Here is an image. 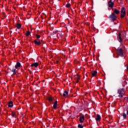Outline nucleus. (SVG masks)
Listing matches in <instances>:
<instances>
[{"mask_svg":"<svg viewBox=\"0 0 128 128\" xmlns=\"http://www.w3.org/2000/svg\"><path fill=\"white\" fill-rule=\"evenodd\" d=\"M117 54L120 56H121L122 58H124V51L122 50V48H118L116 50Z\"/></svg>","mask_w":128,"mask_h":128,"instance_id":"f257e3e1","label":"nucleus"},{"mask_svg":"<svg viewBox=\"0 0 128 128\" xmlns=\"http://www.w3.org/2000/svg\"><path fill=\"white\" fill-rule=\"evenodd\" d=\"M120 12H121L120 16H126V8H124V7H122V8Z\"/></svg>","mask_w":128,"mask_h":128,"instance_id":"f03ea898","label":"nucleus"},{"mask_svg":"<svg viewBox=\"0 0 128 128\" xmlns=\"http://www.w3.org/2000/svg\"><path fill=\"white\" fill-rule=\"evenodd\" d=\"M114 2H112V0H110V1L108 2V6L109 8H114Z\"/></svg>","mask_w":128,"mask_h":128,"instance_id":"7ed1b4c3","label":"nucleus"},{"mask_svg":"<svg viewBox=\"0 0 128 128\" xmlns=\"http://www.w3.org/2000/svg\"><path fill=\"white\" fill-rule=\"evenodd\" d=\"M47 100L50 102L53 100H54V98L52 96H49L47 97Z\"/></svg>","mask_w":128,"mask_h":128,"instance_id":"20e7f679","label":"nucleus"},{"mask_svg":"<svg viewBox=\"0 0 128 128\" xmlns=\"http://www.w3.org/2000/svg\"><path fill=\"white\" fill-rule=\"evenodd\" d=\"M79 122H80L81 124L84 123V116H82L80 117Z\"/></svg>","mask_w":128,"mask_h":128,"instance_id":"39448f33","label":"nucleus"},{"mask_svg":"<svg viewBox=\"0 0 128 128\" xmlns=\"http://www.w3.org/2000/svg\"><path fill=\"white\" fill-rule=\"evenodd\" d=\"M122 34L119 33L118 36V40L120 42H122Z\"/></svg>","mask_w":128,"mask_h":128,"instance_id":"423d86ee","label":"nucleus"},{"mask_svg":"<svg viewBox=\"0 0 128 128\" xmlns=\"http://www.w3.org/2000/svg\"><path fill=\"white\" fill-rule=\"evenodd\" d=\"M116 16H109V20L111 22H114V20H116Z\"/></svg>","mask_w":128,"mask_h":128,"instance_id":"0eeeda50","label":"nucleus"},{"mask_svg":"<svg viewBox=\"0 0 128 128\" xmlns=\"http://www.w3.org/2000/svg\"><path fill=\"white\" fill-rule=\"evenodd\" d=\"M8 108H12L14 106V102H12V101L8 102Z\"/></svg>","mask_w":128,"mask_h":128,"instance_id":"6e6552de","label":"nucleus"},{"mask_svg":"<svg viewBox=\"0 0 128 128\" xmlns=\"http://www.w3.org/2000/svg\"><path fill=\"white\" fill-rule=\"evenodd\" d=\"M31 66H34L35 68H38V62H34L31 64Z\"/></svg>","mask_w":128,"mask_h":128,"instance_id":"1a4fd4ad","label":"nucleus"},{"mask_svg":"<svg viewBox=\"0 0 128 128\" xmlns=\"http://www.w3.org/2000/svg\"><path fill=\"white\" fill-rule=\"evenodd\" d=\"M22 64L20 63V62H17L16 65L15 66V68H20Z\"/></svg>","mask_w":128,"mask_h":128,"instance_id":"9d476101","label":"nucleus"},{"mask_svg":"<svg viewBox=\"0 0 128 128\" xmlns=\"http://www.w3.org/2000/svg\"><path fill=\"white\" fill-rule=\"evenodd\" d=\"M57 106H58V101H55L54 104L53 106V108L54 110H56Z\"/></svg>","mask_w":128,"mask_h":128,"instance_id":"9b49d317","label":"nucleus"},{"mask_svg":"<svg viewBox=\"0 0 128 128\" xmlns=\"http://www.w3.org/2000/svg\"><path fill=\"white\" fill-rule=\"evenodd\" d=\"M68 94V91H64V92L62 94V96L64 98H66V96Z\"/></svg>","mask_w":128,"mask_h":128,"instance_id":"f8f14e48","label":"nucleus"},{"mask_svg":"<svg viewBox=\"0 0 128 128\" xmlns=\"http://www.w3.org/2000/svg\"><path fill=\"white\" fill-rule=\"evenodd\" d=\"M96 120L97 122H100V114H97L96 118Z\"/></svg>","mask_w":128,"mask_h":128,"instance_id":"ddd939ff","label":"nucleus"},{"mask_svg":"<svg viewBox=\"0 0 128 128\" xmlns=\"http://www.w3.org/2000/svg\"><path fill=\"white\" fill-rule=\"evenodd\" d=\"M16 28H18V30H20V28H22V24H20L18 23H17V24H16Z\"/></svg>","mask_w":128,"mask_h":128,"instance_id":"4468645a","label":"nucleus"},{"mask_svg":"<svg viewBox=\"0 0 128 128\" xmlns=\"http://www.w3.org/2000/svg\"><path fill=\"white\" fill-rule=\"evenodd\" d=\"M120 116H123L124 120L126 118V114L125 112H124L122 114H120Z\"/></svg>","mask_w":128,"mask_h":128,"instance_id":"2eb2a0df","label":"nucleus"},{"mask_svg":"<svg viewBox=\"0 0 128 128\" xmlns=\"http://www.w3.org/2000/svg\"><path fill=\"white\" fill-rule=\"evenodd\" d=\"M34 43L35 44H36V46H40V42H38L36 40H34Z\"/></svg>","mask_w":128,"mask_h":128,"instance_id":"dca6fc26","label":"nucleus"},{"mask_svg":"<svg viewBox=\"0 0 128 128\" xmlns=\"http://www.w3.org/2000/svg\"><path fill=\"white\" fill-rule=\"evenodd\" d=\"M11 72L14 73V74H16V69L12 68Z\"/></svg>","mask_w":128,"mask_h":128,"instance_id":"f3484780","label":"nucleus"},{"mask_svg":"<svg viewBox=\"0 0 128 128\" xmlns=\"http://www.w3.org/2000/svg\"><path fill=\"white\" fill-rule=\"evenodd\" d=\"M98 74V72L94 70V72H92V76H96Z\"/></svg>","mask_w":128,"mask_h":128,"instance_id":"a211bd4d","label":"nucleus"},{"mask_svg":"<svg viewBox=\"0 0 128 128\" xmlns=\"http://www.w3.org/2000/svg\"><path fill=\"white\" fill-rule=\"evenodd\" d=\"M75 80H76V84H78V81L80 80V78H78V76H76V78H75Z\"/></svg>","mask_w":128,"mask_h":128,"instance_id":"6ab92c4d","label":"nucleus"},{"mask_svg":"<svg viewBox=\"0 0 128 128\" xmlns=\"http://www.w3.org/2000/svg\"><path fill=\"white\" fill-rule=\"evenodd\" d=\"M114 12L116 14H120V11L118 10H116V9H114Z\"/></svg>","mask_w":128,"mask_h":128,"instance_id":"aec40b11","label":"nucleus"},{"mask_svg":"<svg viewBox=\"0 0 128 128\" xmlns=\"http://www.w3.org/2000/svg\"><path fill=\"white\" fill-rule=\"evenodd\" d=\"M118 94H123L124 93H122V89L118 90Z\"/></svg>","mask_w":128,"mask_h":128,"instance_id":"412c9836","label":"nucleus"},{"mask_svg":"<svg viewBox=\"0 0 128 128\" xmlns=\"http://www.w3.org/2000/svg\"><path fill=\"white\" fill-rule=\"evenodd\" d=\"M30 34V31H28L26 33V36H28Z\"/></svg>","mask_w":128,"mask_h":128,"instance_id":"4be33fe9","label":"nucleus"},{"mask_svg":"<svg viewBox=\"0 0 128 128\" xmlns=\"http://www.w3.org/2000/svg\"><path fill=\"white\" fill-rule=\"evenodd\" d=\"M66 8H70V4H67L66 5Z\"/></svg>","mask_w":128,"mask_h":128,"instance_id":"5701e85b","label":"nucleus"},{"mask_svg":"<svg viewBox=\"0 0 128 128\" xmlns=\"http://www.w3.org/2000/svg\"><path fill=\"white\" fill-rule=\"evenodd\" d=\"M78 128H84V126H82V125L80 124H78Z\"/></svg>","mask_w":128,"mask_h":128,"instance_id":"b1692460","label":"nucleus"},{"mask_svg":"<svg viewBox=\"0 0 128 128\" xmlns=\"http://www.w3.org/2000/svg\"><path fill=\"white\" fill-rule=\"evenodd\" d=\"M119 98H124V94H120L118 95Z\"/></svg>","mask_w":128,"mask_h":128,"instance_id":"393cba45","label":"nucleus"},{"mask_svg":"<svg viewBox=\"0 0 128 128\" xmlns=\"http://www.w3.org/2000/svg\"><path fill=\"white\" fill-rule=\"evenodd\" d=\"M110 16H116L114 14V13L112 14Z\"/></svg>","mask_w":128,"mask_h":128,"instance_id":"a878e982","label":"nucleus"},{"mask_svg":"<svg viewBox=\"0 0 128 128\" xmlns=\"http://www.w3.org/2000/svg\"><path fill=\"white\" fill-rule=\"evenodd\" d=\"M58 30H56V31H54L53 32H54V34H58Z\"/></svg>","mask_w":128,"mask_h":128,"instance_id":"bb28decb","label":"nucleus"},{"mask_svg":"<svg viewBox=\"0 0 128 128\" xmlns=\"http://www.w3.org/2000/svg\"><path fill=\"white\" fill-rule=\"evenodd\" d=\"M36 36L37 38H40V36L38 35V34L36 35Z\"/></svg>","mask_w":128,"mask_h":128,"instance_id":"cd10ccee","label":"nucleus"},{"mask_svg":"<svg viewBox=\"0 0 128 128\" xmlns=\"http://www.w3.org/2000/svg\"><path fill=\"white\" fill-rule=\"evenodd\" d=\"M14 116H16V114H14V112L12 113V118H14Z\"/></svg>","mask_w":128,"mask_h":128,"instance_id":"c85d7f7f","label":"nucleus"},{"mask_svg":"<svg viewBox=\"0 0 128 128\" xmlns=\"http://www.w3.org/2000/svg\"><path fill=\"white\" fill-rule=\"evenodd\" d=\"M29 72H30V74H32V72L30 70H29Z\"/></svg>","mask_w":128,"mask_h":128,"instance_id":"c756f323","label":"nucleus"},{"mask_svg":"<svg viewBox=\"0 0 128 128\" xmlns=\"http://www.w3.org/2000/svg\"><path fill=\"white\" fill-rule=\"evenodd\" d=\"M126 100L127 102H128V97H126Z\"/></svg>","mask_w":128,"mask_h":128,"instance_id":"7c9ffc66","label":"nucleus"},{"mask_svg":"<svg viewBox=\"0 0 128 128\" xmlns=\"http://www.w3.org/2000/svg\"><path fill=\"white\" fill-rule=\"evenodd\" d=\"M112 116H110V120H112Z\"/></svg>","mask_w":128,"mask_h":128,"instance_id":"2f4dec72","label":"nucleus"},{"mask_svg":"<svg viewBox=\"0 0 128 128\" xmlns=\"http://www.w3.org/2000/svg\"><path fill=\"white\" fill-rule=\"evenodd\" d=\"M22 19L24 20H26V18H22Z\"/></svg>","mask_w":128,"mask_h":128,"instance_id":"473e14b6","label":"nucleus"},{"mask_svg":"<svg viewBox=\"0 0 128 128\" xmlns=\"http://www.w3.org/2000/svg\"><path fill=\"white\" fill-rule=\"evenodd\" d=\"M56 64H58V60H56Z\"/></svg>","mask_w":128,"mask_h":128,"instance_id":"72a5a7b5","label":"nucleus"},{"mask_svg":"<svg viewBox=\"0 0 128 128\" xmlns=\"http://www.w3.org/2000/svg\"><path fill=\"white\" fill-rule=\"evenodd\" d=\"M126 114H128V110L127 111V113H126Z\"/></svg>","mask_w":128,"mask_h":128,"instance_id":"f704fd0d","label":"nucleus"},{"mask_svg":"<svg viewBox=\"0 0 128 128\" xmlns=\"http://www.w3.org/2000/svg\"><path fill=\"white\" fill-rule=\"evenodd\" d=\"M29 18H28L27 17V20H28Z\"/></svg>","mask_w":128,"mask_h":128,"instance_id":"c9c22d12","label":"nucleus"},{"mask_svg":"<svg viewBox=\"0 0 128 128\" xmlns=\"http://www.w3.org/2000/svg\"><path fill=\"white\" fill-rule=\"evenodd\" d=\"M31 78H34V76H31Z\"/></svg>","mask_w":128,"mask_h":128,"instance_id":"e433bc0d","label":"nucleus"},{"mask_svg":"<svg viewBox=\"0 0 128 128\" xmlns=\"http://www.w3.org/2000/svg\"><path fill=\"white\" fill-rule=\"evenodd\" d=\"M121 18H124V16H122Z\"/></svg>","mask_w":128,"mask_h":128,"instance_id":"4c0bfd02","label":"nucleus"},{"mask_svg":"<svg viewBox=\"0 0 128 128\" xmlns=\"http://www.w3.org/2000/svg\"><path fill=\"white\" fill-rule=\"evenodd\" d=\"M127 70H128V66L127 67Z\"/></svg>","mask_w":128,"mask_h":128,"instance_id":"58836bf2","label":"nucleus"},{"mask_svg":"<svg viewBox=\"0 0 128 128\" xmlns=\"http://www.w3.org/2000/svg\"><path fill=\"white\" fill-rule=\"evenodd\" d=\"M119 118H120V117H119Z\"/></svg>","mask_w":128,"mask_h":128,"instance_id":"ea45409f","label":"nucleus"},{"mask_svg":"<svg viewBox=\"0 0 128 128\" xmlns=\"http://www.w3.org/2000/svg\"><path fill=\"white\" fill-rule=\"evenodd\" d=\"M42 18V17H41Z\"/></svg>","mask_w":128,"mask_h":128,"instance_id":"a19ab883","label":"nucleus"},{"mask_svg":"<svg viewBox=\"0 0 128 128\" xmlns=\"http://www.w3.org/2000/svg\"><path fill=\"white\" fill-rule=\"evenodd\" d=\"M127 16H128V15Z\"/></svg>","mask_w":128,"mask_h":128,"instance_id":"79ce46f5","label":"nucleus"}]
</instances>
